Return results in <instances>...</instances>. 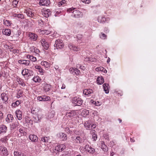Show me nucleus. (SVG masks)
Segmentation results:
<instances>
[{
	"label": "nucleus",
	"instance_id": "nucleus-33",
	"mask_svg": "<svg viewBox=\"0 0 156 156\" xmlns=\"http://www.w3.org/2000/svg\"><path fill=\"white\" fill-rule=\"evenodd\" d=\"M39 112V110L35 108H33L31 110V113L33 114H37Z\"/></svg>",
	"mask_w": 156,
	"mask_h": 156
},
{
	"label": "nucleus",
	"instance_id": "nucleus-38",
	"mask_svg": "<svg viewBox=\"0 0 156 156\" xmlns=\"http://www.w3.org/2000/svg\"><path fill=\"white\" fill-rule=\"evenodd\" d=\"M4 24L7 26H10L11 24L10 21L9 20H3Z\"/></svg>",
	"mask_w": 156,
	"mask_h": 156
},
{
	"label": "nucleus",
	"instance_id": "nucleus-8",
	"mask_svg": "<svg viewBox=\"0 0 156 156\" xmlns=\"http://www.w3.org/2000/svg\"><path fill=\"white\" fill-rule=\"evenodd\" d=\"M58 137L62 139L63 140H66L67 139L66 135L62 132H60L57 134Z\"/></svg>",
	"mask_w": 156,
	"mask_h": 156
},
{
	"label": "nucleus",
	"instance_id": "nucleus-39",
	"mask_svg": "<svg viewBox=\"0 0 156 156\" xmlns=\"http://www.w3.org/2000/svg\"><path fill=\"white\" fill-rule=\"evenodd\" d=\"M49 138L47 137H44L41 139V141L44 142H46L48 141Z\"/></svg>",
	"mask_w": 156,
	"mask_h": 156
},
{
	"label": "nucleus",
	"instance_id": "nucleus-27",
	"mask_svg": "<svg viewBox=\"0 0 156 156\" xmlns=\"http://www.w3.org/2000/svg\"><path fill=\"white\" fill-rule=\"evenodd\" d=\"M41 64L47 68L49 67L50 66V63L46 61H42L41 62Z\"/></svg>",
	"mask_w": 156,
	"mask_h": 156
},
{
	"label": "nucleus",
	"instance_id": "nucleus-21",
	"mask_svg": "<svg viewBox=\"0 0 156 156\" xmlns=\"http://www.w3.org/2000/svg\"><path fill=\"white\" fill-rule=\"evenodd\" d=\"M13 118L12 115L11 114H8L7 115V118H6V121L8 122H12L13 120Z\"/></svg>",
	"mask_w": 156,
	"mask_h": 156
},
{
	"label": "nucleus",
	"instance_id": "nucleus-52",
	"mask_svg": "<svg viewBox=\"0 0 156 156\" xmlns=\"http://www.w3.org/2000/svg\"><path fill=\"white\" fill-rule=\"evenodd\" d=\"M19 155L20 154L18 151H16L14 152V156H19Z\"/></svg>",
	"mask_w": 156,
	"mask_h": 156
},
{
	"label": "nucleus",
	"instance_id": "nucleus-19",
	"mask_svg": "<svg viewBox=\"0 0 156 156\" xmlns=\"http://www.w3.org/2000/svg\"><path fill=\"white\" fill-rule=\"evenodd\" d=\"M104 79L102 77H99L98 78L97 82L98 84H102L104 83Z\"/></svg>",
	"mask_w": 156,
	"mask_h": 156
},
{
	"label": "nucleus",
	"instance_id": "nucleus-36",
	"mask_svg": "<svg viewBox=\"0 0 156 156\" xmlns=\"http://www.w3.org/2000/svg\"><path fill=\"white\" fill-rule=\"evenodd\" d=\"M33 80L35 82H39L40 81L41 79L38 76L34 77L33 78Z\"/></svg>",
	"mask_w": 156,
	"mask_h": 156
},
{
	"label": "nucleus",
	"instance_id": "nucleus-62",
	"mask_svg": "<svg viewBox=\"0 0 156 156\" xmlns=\"http://www.w3.org/2000/svg\"><path fill=\"white\" fill-rule=\"evenodd\" d=\"M74 69H74L73 68H72L69 69V70L70 72L71 73H72L73 71V70H74Z\"/></svg>",
	"mask_w": 156,
	"mask_h": 156
},
{
	"label": "nucleus",
	"instance_id": "nucleus-57",
	"mask_svg": "<svg viewBox=\"0 0 156 156\" xmlns=\"http://www.w3.org/2000/svg\"><path fill=\"white\" fill-rule=\"evenodd\" d=\"M80 68L83 70L86 69V68L84 66H80Z\"/></svg>",
	"mask_w": 156,
	"mask_h": 156
},
{
	"label": "nucleus",
	"instance_id": "nucleus-43",
	"mask_svg": "<svg viewBox=\"0 0 156 156\" xmlns=\"http://www.w3.org/2000/svg\"><path fill=\"white\" fill-rule=\"evenodd\" d=\"M45 30H41L39 29L38 30V32L41 34H45Z\"/></svg>",
	"mask_w": 156,
	"mask_h": 156
},
{
	"label": "nucleus",
	"instance_id": "nucleus-12",
	"mask_svg": "<svg viewBox=\"0 0 156 156\" xmlns=\"http://www.w3.org/2000/svg\"><path fill=\"white\" fill-rule=\"evenodd\" d=\"M18 62L21 64H24L25 66H28L30 63V62L29 60H20L18 61Z\"/></svg>",
	"mask_w": 156,
	"mask_h": 156
},
{
	"label": "nucleus",
	"instance_id": "nucleus-26",
	"mask_svg": "<svg viewBox=\"0 0 156 156\" xmlns=\"http://www.w3.org/2000/svg\"><path fill=\"white\" fill-rule=\"evenodd\" d=\"M101 149L104 151H106L107 150L108 148L106 145L105 144L104 142L103 141H101Z\"/></svg>",
	"mask_w": 156,
	"mask_h": 156
},
{
	"label": "nucleus",
	"instance_id": "nucleus-4",
	"mask_svg": "<svg viewBox=\"0 0 156 156\" xmlns=\"http://www.w3.org/2000/svg\"><path fill=\"white\" fill-rule=\"evenodd\" d=\"M65 148L66 146L65 145L63 144H60L55 147V151H61L62 150L65 149Z\"/></svg>",
	"mask_w": 156,
	"mask_h": 156
},
{
	"label": "nucleus",
	"instance_id": "nucleus-50",
	"mask_svg": "<svg viewBox=\"0 0 156 156\" xmlns=\"http://www.w3.org/2000/svg\"><path fill=\"white\" fill-rule=\"evenodd\" d=\"M37 100L40 101H43V98L41 96L38 97L37 98Z\"/></svg>",
	"mask_w": 156,
	"mask_h": 156
},
{
	"label": "nucleus",
	"instance_id": "nucleus-30",
	"mask_svg": "<svg viewBox=\"0 0 156 156\" xmlns=\"http://www.w3.org/2000/svg\"><path fill=\"white\" fill-rule=\"evenodd\" d=\"M95 131L94 130H93L92 131V139L94 140H96L97 139V136L95 133Z\"/></svg>",
	"mask_w": 156,
	"mask_h": 156
},
{
	"label": "nucleus",
	"instance_id": "nucleus-29",
	"mask_svg": "<svg viewBox=\"0 0 156 156\" xmlns=\"http://www.w3.org/2000/svg\"><path fill=\"white\" fill-rule=\"evenodd\" d=\"M18 125V123L17 122H16L15 123H12L10 125V128L11 129H13L15 128Z\"/></svg>",
	"mask_w": 156,
	"mask_h": 156
},
{
	"label": "nucleus",
	"instance_id": "nucleus-48",
	"mask_svg": "<svg viewBox=\"0 0 156 156\" xmlns=\"http://www.w3.org/2000/svg\"><path fill=\"white\" fill-rule=\"evenodd\" d=\"M82 1L83 2L87 4H88L90 2V0H82Z\"/></svg>",
	"mask_w": 156,
	"mask_h": 156
},
{
	"label": "nucleus",
	"instance_id": "nucleus-60",
	"mask_svg": "<svg viewBox=\"0 0 156 156\" xmlns=\"http://www.w3.org/2000/svg\"><path fill=\"white\" fill-rule=\"evenodd\" d=\"M45 34L46 35H48V34H50V32L47 30H45Z\"/></svg>",
	"mask_w": 156,
	"mask_h": 156
},
{
	"label": "nucleus",
	"instance_id": "nucleus-35",
	"mask_svg": "<svg viewBox=\"0 0 156 156\" xmlns=\"http://www.w3.org/2000/svg\"><path fill=\"white\" fill-rule=\"evenodd\" d=\"M20 103V102L19 101H16L15 103H13L12 104V106L14 108H16L18 105H19Z\"/></svg>",
	"mask_w": 156,
	"mask_h": 156
},
{
	"label": "nucleus",
	"instance_id": "nucleus-24",
	"mask_svg": "<svg viewBox=\"0 0 156 156\" xmlns=\"http://www.w3.org/2000/svg\"><path fill=\"white\" fill-rule=\"evenodd\" d=\"M89 111L87 109L83 110L82 113L81 114L82 115L83 117H86L87 115H88L89 114Z\"/></svg>",
	"mask_w": 156,
	"mask_h": 156
},
{
	"label": "nucleus",
	"instance_id": "nucleus-56",
	"mask_svg": "<svg viewBox=\"0 0 156 156\" xmlns=\"http://www.w3.org/2000/svg\"><path fill=\"white\" fill-rule=\"evenodd\" d=\"M66 131L67 132H69V133H71L72 131V130L70 129L69 128H67Z\"/></svg>",
	"mask_w": 156,
	"mask_h": 156
},
{
	"label": "nucleus",
	"instance_id": "nucleus-54",
	"mask_svg": "<svg viewBox=\"0 0 156 156\" xmlns=\"http://www.w3.org/2000/svg\"><path fill=\"white\" fill-rule=\"evenodd\" d=\"M92 113V114L94 115H97L98 114V112L95 111H93L91 112Z\"/></svg>",
	"mask_w": 156,
	"mask_h": 156
},
{
	"label": "nucleus",
	"instance_id": "nucleus-16",
	"mask_svg": "<svg viewBox=\"0 0 156 156\" xmlns=\"http://www.w3.org/2000/svg\"><path fill=\"white\" fill-rule=\"evenodd\" d=\"M2 100L5 102H6L8 99V95L7 94L5 93H2L1 95Z\"/></svg>",
	"mask_w": 156,
	"mask_h": 156
},
{
	"label": "nucleus",
	"instance_id": "nucleus-28",
	"mask_svg": "<svg viewBox=\"0 0 156 156\" xmlns=\"http://www.w3.org/2000/svg\"><path fill=\"white\" fill-rule=\"evenodd\" d=\"M26 13L27 15L30 17L33 18L34 16V13L30 11H27Z\"/></svg>",
	"mask_w": 156,
	"mask_h": 156
},
{
	"label": "nucleus",
	"instance_id": "nucleus-14",
	"mask_svg": "<svg viewBox=\"0 0 156 156\" xmlns=\"http://www.w3.org/2000/svg\"><path fill=\"white\" fill-rule=\"evenodd\" d=\"M68 46L70 50L74 51H78L80 48L79 47H76L70 44H68Z\"/></svg>",
	"mask_w": 156,
	"mask_h": 156
},
{
	"label": "nucleus",
	"instance_id": "nucleus-13",
	"mask_svg": "<svg viewBox=\"0 0 156 156\" xmlns=\"http://www.w3.org/2000/svg\"><path fill=\"white\" fill-rule=\"evenodd\" d=\"M93 92V90L90 88H85L83 91V94L85 95H88Z\"/></svg>",
	"mask_w": 156,
	"mask_h": 156
},
{
	"label": "nucleus",
	"instance_id": "nucleus-64",
	"mask_svg": "<svg viewBox=\"0 0 156 156\" xmlns=\"http://www.w3.org/2000/svg\"><path fill=\"white\" fill-rule=\"evenodd\" d=\"M19 131L20 133H22L23 132V129L20 128L19 129Z\"/></svg>",
	"mask_w": 156,
	"mask_h": 156
},
{
	"label": "nucleus",
	"instance_id": "nucleus-51",
	"mask_svg": "<svg viewBox=\"0 0 156 156\" xmlns=\"http://www.w3.org/2000/svg\"><path fill=\"white\" fill-rule=\"evenodd\" d=\"M40 114H37V119H36V122H37L40 120V119L41 118V116L40 117H39Z\"/></svg>",
	"mask_w": 156,
	"mask_h": 156
},
{
	"label": "nucleus",
	"instance_id": "nucleus-40",
	"mask_svg": "<svg viewBox=\"0 0 156 156\" xmlns=\"http://www.w3.org/2000/svg\"><path fill=\"white\" fill-rule=\"evenodd\" d=\"M19 1L18 0H13L12 3L13 5H14V7H16V5L18 4Z\"/></svg>",
	"mask_w": 156,
	"mask_h": 156
},
{
	"label": "nucleus",
	"instance_id": "nucleus-45",
	"mask_svg": "<svg viewBox=\"0 0 156 156\" xmlns=\"http://www.w3.org/2000/svg\"><path fill=\"white\" fill-rule=\"evenodd\" d=\"M34 52L35 53H36L37 55L38 56L39 55H38V53L40 52V51L39 49L36 48V49H34Z\"/></svg>",
	"mask_w": 156,
	"mask_h": 156
},
{
	"label": "nucleus",
	"instance_id": "nucleus-55",
	"mask_svg": "<svg viewBox=\"0 0 156 156\" xmlns=\"http://www.w3.org/2000/svg\"><path fill=\"white\" fill-rule=\"evenodd\" d=\"M104 90L106 94H108L109 92L108 88H104Z\"/></svg>",
	"mask_w": 156,
	"mask_h": 156
},
{
	"label": "nucleus",
	"instance_id": "nucleus-11",
	"mask_svg": "<svg viewBox=\"0 0 156 156\" xmlns=\"http://www.w3.org/2000/svg\"><path fill=\"white\" fill-rule=\"evenodd\" d=\"M74 17L76 18H79L81 16V12L80 11L77 10L73 11L72 12Z\"/></svg>",
	"mask_w": 156,
	"mask_h": 156
},
{
	"label": "nucleus",
	"instance_id": "nucleus-25",
	"mask_svg": "<svg viewBox=\"0 0 156 156\" xmlns=\"http://www.w3.org/2000/svg\"><path fill=\"white\" fill-rule=\"evenodd\" d=\"M27 58L33 62H35L37 61V59L36 57L30 55H27Z\"/></svg>",
	"mask_w": 156,
	"mask_h": 156
},
{
	"label": "nucleus",
	"instance_id": "nucleus-20",
	"mask_svg": "<svg viewBox=\"0 0 156 156\" xmlns=\"http://www.w3.org/2000/svg\"><path fill=\"white\" fill-rule=\"evenodd\" d=\"M7 130V127L5 125L0 127V134L2 133H5Z\"/></svg>",
	"mask_w": 156,
	"mask_h": 156
},
{
	"label": "nucleus",
	"instance_id": "nucleus-23",
	"mask_svg": "<svg viewBox=\"0 0 156 156\" xmlns=\"http://www.w3.org/2000/svg\"><path fill=\"white\" fill-rule=\"evenodd\" d=\"M30 72H32V71L28 70L27 69H25L23 70L22 73V75L24 76L26 75H28L29 73H30Z\"/></svg>",
	"mask_w": 156,
	"mask_h": 156
},
{
	"label": "nucleus",
	"instance_id": "nucleus-44",
	"mask_svg": "<svg viewBox=\"0 0 156 156\" xmlns=\"http://www.w3.org/2000/svg\"><path fill=\"white\" fill-rule=\"evenodd\" d=\"M66 2L65 0H62L61 2H60L58 4V6L59 7L61 5H62V4H65Z\"/></svg>",
	"mask_w": 156,
	"mask_h": 156
},
{
	"label": "nucleus",
	"instance_id": "nucleus-3",
	"mask_svg": "<svg viewBox=\"0 0 156 156\" xmlns=\"http://www.w3.org/2000/svg\"><path fill=\"white\" fill-rule=\"evenodd\" d=\"M0 152L3 156H7L8 154L6 148L2 146H0Z\"/></svg>",
	"mask_w": 156,
	"mask_h": 156
},
{
	"label": "nucleus",
	"instance_id": "nucleus-58",
	"mask_svg": "<svg viewBox=\"0 0 156 156\" xmlns=\"http://www.w3.org/2000/svg\"><path fill=\"white\" fill-rule=\"evenodd\" d=\"M19 83L22 86H24V85H25V84L22 82V81H20L19 82Z\"/></svg>",
	"mask_w": 156,
	"mask_h": 156
},
{
	"label": "nucleus",
	"instance_id": "nucleus-41",
	"mask_svg": "<svg viewBox=\"0 0 156 156\" xmlns=\"http://www.w3.org/2000/svg\"><path fill=\"white\" fill-rule=\"evenodd\" d=\"M76 141L77 142L80 143L82 142V139L80 137H77L76 138Z\"/></svg>",
	"mask_w": 156,
	"mask_h": 156
},
{
	"label": "nucleus",
	"instance_id": "nucleus-59",
	"mask_svg": "<svg viewBox=\"0 0 156 156\" xmlns=\"http://www.w3.org/2000/svg\"><path fill=\"white\" fill-rule=\"evenodd\" d=\"M96 126V125L95 124H91V129L95 128Z\"/></svg>",
	"mask_w": 156,
	"mask_h": 156
},
{
	"label": "nucleus",
	"instance_id": "nucleus-2",
	"mask_svg": "<svg viewBox=\"0 0 156 156\" xmlns=\"http://www.w3.org/2000/svg\"><path fill=\"white\" fill-rule=\"evenodd\" d=\"M72 102L76 105L80 106L82 105L83 101L80 98L75 97L73 99Z\"/></svg>",
	"mask_w": 156,
	"mask_h": 156
},
{
	"label": "nucleus",
	"instance_id": "nucleus-15",
	"mask_svg": "<svg viewBox=\"0 0 156 156\" xmlns=\"http://www.w3.org/2000/svg\"><path fill=\"white\" fill-rule=\"evenodd\" d=\"M29 138L32 141L36 142L38 140V138L37 136L31 134L29 136Z\"/></svg>",
	"mask_w": 156,
	"mask_h": 156
},
{
	"label": "nucleus",
	"instance_id": "nucleus-32",
	"mask_svg": "<svg viewBox=\"0 0 156 156\" xmlns=\"http://www.w3.org/2000/svg\"><path fill=\"white\" fill-rule=\"evenodd\" d=\"M80 73V71L78 69L76 68L74 70H73V71L72 73V74L73 75L76 74V75H79Z\"/></svg>",
	"mask_w": 156,
	"mask_h": 156
},
{
	"label": "nucleus",
	"instance_id": "nucleus-9",
	"mask_svg": "<svg viewBox=\"0 0 156 156\" xmlns=\"http://www.w3.org/2000/svg\"><path fill=\"white\" fill-rule=\"evenodd\" d=\"M16 117L19 120H21L22 119V115L21 111L19 110H17L15 112Z\"/></svg>",
	"mask_w": 156,
	"mask_h": 156
},
{
	"label": "nucleus",
	"instance_id": "nucleus-10",
	"mask_svg": "<svg viewBox=\"0 0 156 156\" xmlns=\"http://www.w3.org/2000/svg\"><path fill=\"white\" fill-rule=\"evenodd\" d=\"M85 149L90 153H93L95 152V150L88 145H86L85 146Z\"/></svg>",
	"mask_w": 156,
	"mask_h": 156
},
{
	"label": "nucleus",
	"instance_id": "nucleus-37",
	"mask_svg": "<svg viewBox=\"0 0 156 156\" xmlns=\"http://www.w3.org/2000/svg\"><path fill=\"white\" fill-rule=\"evenodd\" d=\"M35 68L39 70V71L40 73H43V70L41 68L40 66H35Z\"/></svg>",
	"mask_w": 156,
	"mask_h": 156
},
{
	"label": "nucleus",
	"instance_id": "nucleus-7",
	"mask_svg": "<svg viewBox=\"0 0 156 156\" xmlns=\"http://www.w3.org/2000/svg\"><path fill=\"white\" fill-rule=\"evenodd\" d=\"M50 3V1L49 0H40L39 4L40 5L48 6Z\"/></svg>",
	"mask_w": 156,
	"mask_h": 156
},
{
	"label": "nucleus",
	"instance_id": "nucleus-31",
	"mask_svg": "<svg viewBox=\"0 0 156 156\" xmlns=\"http://www.w3.org/2000/svg\"><path fill=\"white\" fill-rule=\"evenodd\" d=\"M84 126L87 129H91V125H90L88 122H85L84 123Z\"/></svg>",
	"mask_w": 156,
	"mask_h": 156
},
{
	"label": "nucleus",
	"instance_id": "nucleus-47",
	"mask_svg": "<svg viewBox=\"0 0 156 156\" xmlns=\"http://www.w3.org/2000/svg\"><path fill=\"white\" fill-rule=\"evenodd\" d=\"M15 16H17L19 18H23V15L21 14H16Z\"/></svg>",
	"mask_w": 156,
	"mask_h": 156
},
{
	"label": "nucleus",
	"instance_id": "nucleus-22",
	"mask_svg": "<svg viewBox=\"0 0 156 156\" xmlns=\"http://www.w3.org/2000/svg\"><path fill=\"white\" fill-rule=\"evenodd\" d=\"M3 34L8 36H9L11 34V30L9 29H5L2 30Z\"/></svg>",
	"mask_w": 156,
	"mask_h": 156
},
{
	"label": "nucleus",
	"instance_id": "nucleus-42",
	"mask_svg": "<svg viewBox=\"0 0 156 156\" xmlns=\"http://www.w3.org/2000/svg\"><path fill=\"white\" fill-rule=\"evenodd\" d=\"M50 99V98L48 96L45 98H43V101H46L48 100H49Z\"/></svg>",
	"mask_w": 156,
	"mask_h": 156
},
{
	"label": "nucleus",
	"instance_id": "nucleus-61",
	"mask_svg": "<svg viewBox=\"0 0 156 156\" xmlns=\"http://www.w3.org/2000/svg\"><path fill=\"white\" fill-rule=\"evenodd\" d=\"M13 53H16L18 52L19 51L18 50L15 49L13 50Z\"/></svg>",
	"mask_w": 156,
	"mask_h": 156
},
{
	"label": "nucleus",
	"instance_id": "nucleus-46",
	"mask_svg": "<svg viewBox=\"0 0 156 156\" xmlns=\"http://www.w3.org/2000/svg\"><path fill=\"white\" fill-rule=\"evenodd\" d=\"M96 106H100L101 105V104L98 101L95 102L94 103Z\"/></svg>",
	"mask_w": 156,
	"mask_h": 156
},
{
	"label": "nucleus",
	"instance_id": "nucleus-5",
	"mask_svg": "<svg viewBox=\"0 0 156 156\" xmlns=\"http://www.w3.org/2000/svg\"><path fill=\"white\" fill-rule=\"evenodd\" d=\"M41 42L42 45L43 47L44 48L45 50H48L49 48L48 43L44 39H42Z\"/></svg>",
	"mask_w": 156,
	"mask_h": 156
},
{
	"label": "nucleus",
	"instance_id": "nucleus-17",
	"mask_svg": "<svg viewBox=\"0 0 156 156\" xmlns=\"http://www.w3.org/2000/svg\"><path fill=\"white\" fill-rule=\"evenodd\" d=\"M76 115V113L74 111H72L71 112L67 113L66 114V116L67 117H72Z\"/></svg>",
	"mask_w": 156,
	"mask_h": 156
},
{
	"label": "nucleus",
	"instance_id": "nucleus-63",
	"mask_svg": "<svg viewBox=\"0 0 156 156\" xmlns=\"http://www.w3.org/2000/svg\"><path fill=\"white\" fill-rule=\"evenodd\" d=\"M74 9H75V8H70L69 9H68V11H69V12H70L71 11H72L73 10H74Z\"/></svg>",
	"mask_w": 156,
	"mask_h": 156
},
{
	"label": "nucleus",
	"instance_id": "nucleus-53",
	"mask_svg": "<svg viewBox=\"0 0 156 156\" xmlns=\"http://www.w3.org/2000/svg\"><path fill=\"white\" fill-rule=\"evenodd\" d=\"M7 140V138L6 137H5L1 139V141L2 142H5Z\"/></svg>",
	"mask_w": 156,
	"mask_h": 156
},
{
	"label": "nucleus",
	"instance_id": "nucleus-49",
	"mask_svg": "<svg viewBox=\"0 0 156 156\" xmlns=\"http://www.w3.org/2000/svg\"><path fill=\"white\" fill-rule=\"evenodd\" d=\"M108 84L105 83L103 85V88H108Z\"/></svg>",
	"mask_w": 156,
	"mask_h": 156
},
{
	"label": "nucleus",
	"instance_id": "nucleus-6",
	"mask_svg": "<svg viewBox=\"0 0 156 156\" xmlns=\"http://www.w3.org/2000/svg\"><path fill=\"white\" fill-rule=\"evenodd\" d=\"M42 12L43 15L45 17L47 18L48 17L50 16L51 15V12L49 9H47L46 10H42Z\"/></svg>",
	"mask_w": 156,
	"mask_h": 156
},
{
	"label": "nucleus",
	"instance_id": "nucleus-1",
	"mask_svg": "<svg viewBox=\"0 0 156 156\" xmlns=\"http://www.w3.org/2000/svg\"><path fill=\"white\" fill-rule=\"evenodd\" d=\"M64 46V44L62 41L59 39L55 41V43L54 45V47L57 49L62 48Z\"/></svg>",
	"mask_w": 156,
	"mask_h": 156
},
{
	"label": "nucleus",
	"instance_id": "nucleus-34",
	"mask_svg": "<svg viewBox=\"0 0 156 156\" xmlns=\"http://www.w3.org/2000/svg\"><path fill=\"white\" fill-rule=\"evenodd\" d=\"M100 37L102 39H105L107 38V35L104 33H101L99 34Z\"/></svg>",
	"mask_w": 156,
	"mask_h": 156
},
{
	"label": "nucleus",
	"instance_id": "nucleus-18",
	"mask_svg": "<svg viewBox=\"0 0 156 156\" xmlns=\"http://www.w3.org/2000/svg\"><path fill=\"white\" fill-rule=\"evenodd\" d=\"M29 37L32 40L35 41L37 39V36L36 34L31 33L29 34Z\"/></svg>",
	"mask_w": 156,
	"mask_h": 156
}]
</instances>
